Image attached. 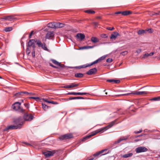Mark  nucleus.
I'll return each mask as SVG.
<instances>
[{"label": "nucleus", "mask_w": 160, "mask_h": 160, "mask_svg": "<svg viewBox=\"0 0 160 160\" xmlns=\"http://www.w3.org/2000/svg\"><path fill=\"white\" fill-rule=\"evenodd\" d=\"M116 122V120L113 121L109 123L108 125L106 126L98 129L94 132H92L91 133L83 137L82 140V141L84 142L90 138L91 137L93 136L99 132H102L107 129L112 127Z\"/></svg>", "instance_id": "f257e3e1"}, {"label": "nucleus", "mask_w": 160, "mask_h": 160, "mask_svg": "<svg viewBox=\"0 0 160 160\" xmlns=\"http://www.w3.org/2000/svg\"><path fill=\"white\" fill-rule=\"evenodd\" d=\"M14 122L17 126L18 128V129L21 128L24 124V121L21 118H18L15 119Z\"/></svg>", "instance_id": "f03ea898"}, {"label": "nucleus", "mask_w": 160, "mask_h": 160, "mask_svg": "<svg viewBox=\"0 0 160 160\" xmlns=\"http://www.w3.org/2000/svg\"><path fill=\"white\" fill-rule=\"evenodd\" d=\"M148 93V92L146 91H134L131 93H128L126 94H122L123 95H128L130 94L141 95L143 94H146Z\"/></svg>", "instance_id": "7ed1b4c3"}, {"label": "nucleus", "mask_w": 160, "mask_h": 160, "mask_svg": "<svg viewBox=\"0 0 160 160\" xmlns=\"http://www.w3.org/2000/svg\"><path fill=\"white\" fill-rule=\"evenodd\" d=\"M33 116L31 114L26 113L23 115L24 119L26 121H31L33 120Z\"/></svg>", "instance_id": "20e7f679"}, {"label": "nucleus", "mask_w": 160, "mask_h": 160, "mask_svg": "<svg viewBox=\"0 0 160 160\" xmlns=\"http://www.w3.org/2000/svg\"><path fill=\"white\" fill-rule=\"evenodd\" d=\"M94 65L93 62H92L90 64H84L82 65L79 66H75V67H70L69 68H76V69H80L82 68H86L88 67H89L92 66Z\"/></svg>", "instance_id": "39448f33"}, {"label": "nucleus", "mask_w": 160, "mask_h": 160, "mask_svg": "<svg viewBox=\"0 0 160 160\" xmlns=\"http://www.w3.org/2000/svg\"><path fill=\"white\" fill-rule=\"evenodd\" d=\"M73 136L72 134L68 133L60 136L59 137V139L60 140H63L71 138Z\"/></svg>", "instance_id": "423d86ee"}, {"label": "nucleus", "mask_w": 160, "mask_h": 160, "mask_svg": "<svg viewBox=\"0 0 160 160\" xmlns=\"http://www.w3.org/2000/svg\"><path fill=\"white\" fill-rule=\"evenodd\" d=\"M37 44L38 45V46L39 47H41L42 49L45 51H48V49L46 46L45 43H42L41 41L39 40H36Z\"/></svg>", "instance_id": "0eeeda50"}, {"label": "nucleus", "mask_w": 160, "mask_h": 160, "mask_svg": "<svg viewBox=\"0 0 160 160\" xmlns=\"http://www.w3.org/2000/svg\"><path fill=\"white\" fill-rule=\"evenodd\" d=\"M55 153V150H54L52 151H47L43 152L42 153L46 157L48 158L53 156Z\"/></svg>", "instance_id": "6e6552de"}, {"label": "nucleus", "mask_w": 160, "mask_h": 160, "mask_svg": "<svg viewBox=\"0 0 160 160\" xmlns=\"http://www.w3.org/2000/svg\"><path fill=\"white\" fill-rule=\"evenodd\" d=\"M148 150V149L144 147H139L135 149L137 153L145 152L147 151Z\"/></svg>", "instance_id": "1a4fd4ad"}, {"label": "nucleus", "mask_w": 160, "mask_h": 160, "mask_svg": "<svg viewBox=\"0 0 160 160\" xmlns=\"http://www.w3.org/2000/svg\"><path fill=\"white\" fill-rule=\"evenodd\" d=\"M18 128L16 125H11L7 126L3 130V131H7L9 130H14L18 129Z\"/></svg>", "instance_id": "9d476101"}, {"label": "nucleus", "mask_w": 160, "mask_h": 160, "mask_svg": "<svg viewBox=\"0 0 160 160\" xmlns=\"http://www.w3.org/2000/svg\"><path fill=\"white\" fill-rule=\"evenodd\" d=\"M67 95H84L87 94H89V93L87 92H69L67 93Z\"/></svg>", "instance_id": "9b49d317"}, {"label": "nucleus", "mask_w": 160, "mask_h": 160, "mask_svg": "<svg viewBox=\"0 0 160 160\" xmlns=\"http://www.w3.org/2000/svg\"><path fill=\"white\" fill-rule=\"evenodd\" d=\"M127 138H125L124 137L121 138L119 140H118V141H115L111 145V147L112 148H115L116 147H115V146L116 144L120 143L121 141H122L126 140H127Z\"/></svg>", "instance_id": "f8f14e48"}, {"label": "nucleus", "mask_w": 160, "mask_h": 160, "mask_svg": "<svg viewBox=\"0 0 160 160\" xmlns=\"http://www.w3.org/2000/svg\"><path fill=\"white\" fill-rule=\"evenodd\" d=\"M21 103L17 102L14 103L12 106V108L14 110L17 111L20 106Z\"/></svg>", "instance_id": "ddd939ff"}, {"label": "nucleus", "mask_w": 160, "mask_h": 160, "mask_svg": "<svg viewBox=\"0 0 160 160\" xmlns=\"http://www.w3.org/2000/svg\"><path fill=\"white\" fill-rule=\"evenodd\" d=\"M97 71L96 68H94L90 69L87 72L86 74L88 75H91L95 74Z\"/></svg>", "instance_id": "4468645a"}, {"label": "nucleus", "mask_w": 160, "mask_h": 160, "mask_svg": "<svg viewBox=\"0 0 160 160\" xmlns=\"http://www.w3.org/2000/svg\"><path fill=\"white\" fill-rule=\"evenodd\" d=\"M46 38L48 39H52L54 37V34L52 32H48L47 33Z\"/></svg>", "instance_id": "2eb2a0df"}, {"label": "nucleus", "mask_w": 160, "mask_h": 160, "mask_svg": "<svg viewBox=\"0 0 160 160\" xmlns=\"http://www.w3.org/2000/svg\"><path fill=\"white\" fill-rule=\"evenodd\" d=\"M51 61L55 65L59 66L61 68H63L65 67L64 65L61 64L60 63L56 60H55L52 59Z\"/></svg>", "instance_id": "dca6fc26"}, {"label": "nucleus", "mask_w": 160, "mask_h": 160, "mask_svg": "<svg viewBox=\"0 0 160 160\" xmlns=\"http://www.w3.org/2000/svg\"><path fill=\"white\" fill-rule=\"evenodd\" d=\"M16 19V18H15L14 16L12 15L8 16L2 18V19L4 20H8L10 21H11L13 19Z\"/></svg>", "instance_id": "f3484780"}, {"label": "nucleus", "mask_w": 160, "mask_h": 160, "mask_svg": "<svg viewBox=\"0 0 160 160\" xmlns=\"http://www.w3.org/2000/svg\"><path fill=\"white\" fill-rule=\"evenodd\" d=\"M78 39H80L81 41L82 40L85 38V35L82 33H78L75 36Z\"/></svg>", "instance_id": "a211bd4d"}, {"label": "nucleus", "mask_w": 160, "mask_h": 160, "mask_svg": "<svg viewBox=\"0 0 160 160\" xmlns=\"http://www.w3.org/2000/svg\"><path fill=\"white\" fill-rule=\"evenodd\" d=\"M56 22H52L48 23L47 25V26L52 28H56Z\"/></svg>", "instance_id": "6ab92c4d"}, {"label": "nucleus", "mask_w": 160, "mask_h": 160, "mask_svg": "<svg viewBox=\"0 0 160 160\" xmlns=\"http://www.w3.org/2000/svg\"><path fill=\"white\" fill-rule=\"evenodd\" d=\"M34 42H37L36 40L33 39H30L29 41L28 44L27 45V46H28V47H30L33 44H34Z\"/></svg>", "instance_id": "aec40b11"}, {"label": "nucleus", "mask_w": 160, "mask_h": 160, "mask_svg": "<svg viewBox=\"0 0 160 160\" xmlns=\"http://www.w3.org/2000/svg\"><path fill=\"white\" fill-rule=\"evenodd\" d=\"M56 28H59L63 27L65 26V24L63 23L59 22H56Z\"/></svg>", "instance_id": "412c9836"}, {"label": "nucleus", "mask_w": 160, "mask_h": 160, "mask_svg": "<svg viewBox=\"0 0 160 160\" xmlns=\"http://www.w3.org/2000/svg\"><path fill=\"white\" fill-rule=\"evenodd\" d=\"M84 98L81 97H70L69 98L67 99V100H70L73 99H84Z\"/></svg>", "instance_id": "4be33fe9"}, {"label": "nucleus", "mask_w": 160, "mask_h": 160, "mask_svg": "<svg viewBox=\"0 0 160 160\" xmlns=\"http://www.w3.org/2000/svg\"><path fill=\"white\" fill-rule=\"evenodd\" d=\"M107 149H105L102 150L100 151L99 152H96V153H95L93 155V156L94 157H96L97 156H98L100 155V154L103 153L105 151H107Z\"/></svg>", "instance_id": "5701e85b"}, {"label": "nucleus", "mask_w": 160, "mask_h": 160, "mask_svg": "<svg viewBox=\"0 0 160 160\" xmlns=\"http://www.w3.org/2000/svg\"><path fill=\"white\" fill-rule=\"evenodd\" d=\"M107 81L110 82H114L116 83H119L120 82L119 80H116L114 79H108L107 80Z\"/></svg>", "instance_id": "b1692460"}, {"label": "nucleus", "mask_w": 160, "mask_h": 160, "mask_svg": "<svg viewBox=\"0 0 160 160\" xmlns=\"http://www.w3.org/2000/svg\"><path fill=\"white\" fill-rule=\"evenodd\" d=\"M84 12L89 14H94L95 13V11L92 10L91 9L85 10Z\"/></svg>", "instance_id": "393cba45"}, {"label": "nucleus", "mask_w": 160, "mask_h": 160, "mask_svg": "<svg viewBox=\"0 0 160 160\" xmlns=\"http://www.w3.org/2000/svg\"><path fill=\"white\" fill-rule=\"evenodd\" d=\"M132 13V12L130 11H122V15L123 16H127Z\"/></svg>", "instance_id": "a878e982"}, {"label": "nucleus", "mask_w": 160, "mask_h": 160, "mask_svg": "<svg viewBox=\"0 0 160 160\" xmlns=\"http://www.w3.org/2000/svg\"><path fill=\"white\" fill-rule=\"evenodd\" d=\"M74 76L76 78H82L83 77L84 74L82 73H76L75 74Z\"/></svg>", "instance_id": "bb28decb"}, {"label": "nucleus", "mask_w": 160, "mask_h": 160, "mask_svg": "<svg viewBox=\"0 0 160 160\" xmlns=\"http://www.w3.org/2000/svg\"><path fill=\"white\" fill-rule=\"evenodd\" d=\"M91 41L94 43L98 42L99 41L98 39L96 37H92L91 38Z\"/></svg>", "instance_id": "cd10ccee"}, {"label": "nucleus", "mask_w": 160, "mask_h": 160, "mask_svg": "<svg viewBox=\"0 0 160 160\" xmlns=\"http://www.w3.org/2000/svg\"><path fill=\"white\" fill-rule=\"evenodd\" d=\"M132 155L133 154L132 153H130L124 155H123L122 157L124 158H127L132 157Z\"/></svg>", "instance_id": "c85d7f7f"}, {"label": "nucleus", "mask_w": 160, "mask_h": 160, "mask_svg": "<svg viewBox=\"0 0 160 160\" xmlns=\"http://www.w3.org/2000/svg\"><path fill=\"white\" fill-rule=\"evenodd\" d=\"M145 33H146V30H140L138 32V33L139 35H141Z\"/></svg>", "instance_id": "c756f323"}, {"label": "nucleus", "mask_w": 160, "mask_h": 160, "mask_svg": "<svg viewBox=\"0 0 160 160\" xmlns=\"http://www.w3.org/2000/svg\"><path fill=\"white\" fill-rule=\"evenodd\" d=\"M22 92H17L15 94V96L17 98H19L22 96H23V94L22 93Z\"/></svg>", "instance_id": "7c9ffc66"}, {"label": "nucleus", "mask_w": 160, "mask_h": 160, "mask_svg": "<svg viewBox=\"0 0 160 160\" xmlns=\"http://www.w3.org/2000/svg\"><path fill=\"white\" fill-rule=\"evenodd\" d=\"M79 85V84L76 83H72L70 85V88L78 86Z\"/></svg>", "instance_id": "2f4dec72"}, {"label": "nucleus", "mask_w": 160, "mask_h": 160, "mask_svg": "<svg viewBox=\"0 0 160 160\" xmlns=\"http://www.w3.org/2000/svg\"><path fill=\"white\" fill-rule=\"evenodd\" d=\"M12 29V27H8L5 28L4 30L6 32H8L11 31Z\"/></svg>", "instance_id": "473e14b6"}, {"label": "nucleus", "mask_w": 160, "mask_h": 160, "mask_svg": "<svg viewBox=\"0 0 160 160\" xmlns=\"http://www.w3.org/2000/svg\"><path fill=\"white\" fill-rule=\"evenodd\" d=\"M42 108L44 109V110H46L47 109H48L49 108V107L45 104L42 103Z\"/></svg>", "instance_id": "72a5a7b5"}, {"label": "nucleus", "mask_w": 160, "mask_h": 160, "mask_svg": "<svg viewBox=\"0 0 160 160\" xmlns=\"http://www.w3.org/2000/svg\"><path fill=\"white\" fill-rule=\"evenodd\" d=\"M17 111H18L19 112H21L24 113L25 112V110L22 108V107H20V106L19 107V108L17 110Z\"/></svg>", "instance_id": "f704fd0d"}, {"label": "nucleus", "mask_w": 160, "mask_h": 160, "mask_svg": "<svg viewBox=\"0 0 160 160\" xmlns=\"http://www.w3.org/2000/svg\"><path fill=\"white\" fill-rule=\"evenodd\" d=\"M151 101H156L160 100V97H155L151 99Z\"/></svg>", "instance_id": "c9c22d12"}, {"label": "nucleus", "mask_w": 160, "mask_h": 160, "mask_svg": "<svg viewBox=\"0 0 160 160\" xmlns=\"http://www.w3.org/2000/svg\"><path fill=\"white\" fill-rule=\"evenodd\" d=\"M30 49L29 47L27 46L26 53L28 55L30 52Z\"/></svg>", "instance_id": "e433bc0d"}, {"label": "nucleus", "mask_w": 160, "mask_h": 160, "mask_svg": "<svg viewBox=\"0 0 160 160\" xmlns=\"http://www.w3.org/2000/svg\"><path fill=\"white\" fill-rule=\"evenodd\" d=\"M22 143L25 144L26 145H29L31 146H32V145H31V144H33V142H31V143H29L27 142H22Z\"/></svg>", "instance_id": "4c0bfd02"}, {"label": "nucleus", "mask_w": 160, "mask_h": 160, "mask_svg": "<svg viewBox=\"0 0 160 160\" xmlns=\"http://www.w3.org/2000/svg\"><path fill=\"white\" fill-rule=\"evenodd\" d=\"M106 58V56H103L99 58L98 59V61L99 62H100L101 61L105 59V58Z\"/></svg>", "instance_id": "58836bf2"}, {"label": "nucleus", "mask_w": 160, "mask_h": 160, "mask_svg": "<svg viewBox=\"0 0 160 160\" xmlns=\"http://www.w3.org/2000/svg\"><path fill=\"white\" fill-rule=\"evenodd\" d=\"M128 53V52L127 51L122 52L120 53V54L122 56H125Z\"/></svg>", "instance_id": "ea45409f"}, {"label": "nucleus", "mask_w": 160, "mask_h": 160, "mask_svg": "<svg viewBox=\"0 0 160 160\" xmlns=\"http://www.w3.org/2000/svg\"><path fill=\"white\" fill-rule=\"evenodd\" d=\"M30 98L34 99L37 101H38V100H40V98L39 97H30Z\"/></svg>", "instance_id": "a19ab883"}, {"label": "nucleus", "mask_w": 160, "mask_h": 160, "mask_svg": "<svg viewBox=\"0 0 160 160\" xmlns=\"http://www.w3.org/2000/svg\"><path fill=\"white\" fill-rule=\"evenodd\" d=\"M146 32H148L149 33H152L153 31V30L151 28H149L148 29H146Z\"/></svg>", "instance_id": "79ce46f5"}, {"label": "nucleus", "mask_w": 160, "mask_h": 160, "mask_svg": "<svg viewBox=\"0 0 160 160\" xmlns=\"http://www.w3.org/2000/svg\"><path fill=\"white\" fill-rule=\"evenodd\" d=\"M117 37V36L113 34H111L110 36V38L111 39H115Z\"/></svg>", "instance_id": "37998d69"}, {"label": "nucleus", "mask_w": 160, "mask_h": 160, "mask_svg": "<svg viewBox=\"0 0 160 160\" xmlns=\"http://www.w3.org/2000/svg\"><path fill=\"white\" fill-rule=\"evenodd\" d=\"M25 107L27 108L28 109L29 108V104L28 103H25L24 104Z\"/></svg>", "instance_id": "c03bdc74"}, {"label": "nucleus", "mask_w": 160, "mask_h": 160, "mask_svg": "<svg viewBox=\"0 0 160 160\" xmlns=\"http://www.w3.org/2000/svg\"><path fill=\"white\" fill-rule=\"evenodd\" d=\"M160 14V11H158L157 12H154L152 14L153 16H156Z\"/></svg>", "instance_id": "a18cd8bd"}, {"label": "nucleus", "mask_w": 160, "mask_h": 160, "mask_svg": "<svg viewBox=\"0 0 160 160\" xmlns=\"http://www.w3.org/2000/svg\"><path fill=\"white\" fill-rule=\"evenodd\" d=\"M101 37L102 38H107L108 37V35L107 34H101Z\"/></svg>", "instance_id": "49530a36"}, {"label": "nucleus", "mask_w": 160, "mask_h": 160, "mask_svg": "<svg viewBox=\"0 0 160 160\" xmlns=\"http://www.w3.org/2000/svg\"><path fill=\"white\" fill-rule=\"evenodd\" d=\"M34 34V31H32L30 32L29 35V36L28 38H32V34Z\"/></svg>", "instance_id": "de8ad7c7"}, {"label": "nucleus", "mask_w": 160, "mask_h": 160, "mask_svg": "<svg viewBox=\"0 0 160 160\" xmlns=\"http://www.w3.org/2000/svg\"><path fill=\"white\" fill-rule=\"evenodd\" d=\"M96 46L94 45L92 46H87V49H89L90 48H94Z\"/></svg>", "instance_id": "09e8293b"}, {"label": "nucleus", "mask_w": 160, "mask_h": 160, "mask_svg": "<svg viewBox=\"0 0 160 160\" xmlns=\"http://www.w3.org/2000/svg\"><path fill=\"white\" fill-rule=\"evenodd\" d=\"M107 29L110 30V31H112L114 29V27H112L111 28L110 27H108L106 28Z\"/></svg>", "instance_id": "8fccbe9b"}, {"label": "nucleus", "mask_w": 160, "mask_h": 160, "mask_svg": "<svg viewBox=\"0 0 160 160\" xmlns=\"http://www.w3.org/2000/svg\"><path fill=\"white\" fill-rule=\"evenodd\" d=\"M43 100L44 102H48L49 103H51V100H48L46 99H44V98H43Z\"/></svg>", "instance_id": "3c124183"}, {"label": "nucleus", "mask_w": 160, "mask_h": 160, "mask_svg": "<svg viewBox=\"0 0 160 160\" xmlns=\"http://www.w3.org/2000/svg\"><path fill=\"white\" fill-rule=\"evenodd\" d=\"M32 57L33 58H34L35 56V50H33L32 52Z\"/></svg>", "instance_id": "603ef678"}, {"label": "nucleus", "mask_w": 160, "mask_h": 160, "mask_svg": "<svg viewBox=\"0 0 160 160\" xmlns=\"http://www.w3.org/2000/svg\"><path fill=\"white\" fill-rule=\"evenodd\" d=\"M22 92V94H23V95L24 94H25L28 95L29 94H32V93H29V92Z\"/></svg>", "instance_id": "864d4df0"}, {"label": "nucleus", "mask_w": 160, "mask_h": 160, "mask_svg": "<svg viewBox=\"0 0 160 160\" xmlns=\"http://www.w3.org/2000/svg\"><path fill=\"white\" fill-rule=\"evenodd\" d=\"M112 61V59L111 58H108L107 60V62H111Z\"/></svg>", "instance_id": "5fc2aeb1"}, {"label": "nucleus", "mask_w": 160, "mask_h": 160, "mask_svg": "<svg viewBox=\"0 0 160 160\" xmlns=\"http://www.w3.org/2000/svg\"><path fill=\"white\" fill-rule=\"evenodd\" d=\"M49 65L50 66L54 68H58V67H57L54 66L51 63H49Z\"/></svg>", "instance_id": "6e6d98bb"}, {"label": "nucleus", "mask_w": 160, "mask_h": 160, "mask_svg": "<svg viewBox=\"0 0 160 160\" xmlns=\"http://www.w3.org/2000/svg\"><path fill=\"white\" fill-rule=\"evenodd\" d=\"M58 103L56 102H54L52 101H51V104H58Z\"/></svg>", "instance_id": "4d7b16f0"}, {"label": "nucleus", "mask_w": 160, "mask_h": 160, "mask_svg": "<svg viewBox=\"0 0 160 160\" xmlns=\"http://www.w3.org/2000/svg\"><path fill=\"white\" fill-rule=\"evenodd\" d=\"M142 132V130L141 129V130H140L139 131H134V132L135 133L138 134V133H141Z\"/></svg>", "instance_id": "13d9d810"}, {"label": "nucleus", "mask_w": 160, "mask_h": 160, "mask_svg": "<svg viewBox=\"0 0 160 160\" xmlns=\"http://www.w3.org/2000/svg\"><path fill=\"white\" fill-rule=\"evenodd\" d=\"M141 52V49H139L136 51V52L138 54L140 53Z\"/></svg>", "instance_id": "bf43d9fd"}, {"label": "nucleus", "mask_w": 160, "mask_h": 160, "mask_svg": "<svg viewBox=\"0 0 160 160\" xmlns=\"http://www.w3.org/2000/svg\"><path fill=\"white\" fill-rule=\"evenodd\" d=\"M149 56H148V53H146L145 54H144L143 55V58H146V57H148Z\"/></svg>", "instance_id": "052dcab7"}, {"label": "nucleus", "mask_w": 160, "mask_h": 160, "mask_svg": "<svg viewBox=\"0 0 160 160\" xmlns=\"http://www.w3.org/2000/svg\"><path fill=\"white\" fill-rule=\"evenodd\" d=\"M122 11L117 12H115V14H121L122 15Z\"/></svg>", "instance_id": "680f3d73"}, {"label": "nucleus", "mask_w": 160, "mask_h": 160, "mask_svg": "<svg viewBox=\"0 0 160 160\" xmlns=\"http://www.w3.org/2000/svg\"><path fill=\"white\" fill-rule=\"evenodd\" d=\"M63 88H70V85H65L63 86Z\"/></svg>", "instance_id": "e2e57ef3"}, {"label": "nucleus", "mask_w": 160, "mask_h": 160, "mask_svg": "<svg viewBox=\"0 0 160 160\" xmlns=\"http://www.w3.org/2000/svg\"><path fill=\"white\" fill-rule=\"evenodd\" d=\"M93 62V64H94L97 63L98 62H99L98 61V59L94 61Z\"/></svg>", "instance_id": "0e129e2a"}, {"label": "nucleus", "mask_w": 160, "mask_h": 160, "mask_svg": "<svg viewBox=\"0 0 160 160\" xmlns=\"http://www.w3.org/2000/svg\"><path fill=\"white\" fill-rule=\"evenodd\" d=\"M80 49H87V47H86V46H85L84 47H81L80 48Z\"/></svg>", "instance_id": "69168bd1"}, {"label": "nucleus", "mask_w": 160, "mask_h": 160, "mask_svg": "<svg viewBox=\"0 0 160 160\" xmlns=\"http://www.w3.org/2000/svg\"><path fill=\"white\" fill-rule=\"evenodd\" d=\"M154 54V52H151L149 53H148V56H152Z\"/></svg>", "instance_id": "338daca9"}, {"label": "nucleus", "mask_w": 160, "mask_h": 160, "mask_svg": "<svg viewBox=\"0 0 160 160\" xmlns=\"http://www.w3.org/2000/svg\"><path fill=\"white\" fill-rule=\"evenodd\" d=\"M93 24L96 26H97L98 25V23L97 22H94Z\"/></svg>", "instance_id": "774afa93"}]
</instances>
